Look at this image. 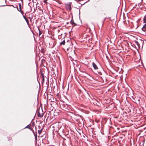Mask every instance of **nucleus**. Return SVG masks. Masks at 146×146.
Instances as JSON below:
<instances>
[{
  "label": "nucleus",
  "instance_id": "1a4fd4ad",
  "mask_svg": "<svg viewBox=\"0 0 146 146\" xmlns=\"http://www.w3.org/2000/svg\"><path fill=\"white\" fill-rule=\"evenodd\" d=\"M70 23L72 25H74V26H75L77 25H77L76 23H75L74 21L73 20V18L72 17V19L71 20V21H70Z\"/></svg>",
  "mask_w": 146,
  "mask_h": 146
},
{
  "label": "nucleus",
  "instance_id": "412c9836",
  "mask_svg": "<svg viewBox=\"0 0 146 146\" xmlns=\"http://www.w3.org/2000/svg\"><path fill=\"white\" fill-rule=\"evenodd\" d=\"M42 129L40 130H38V132L39 134H40L42 132Z\"/></svg>",
  "mask_w": 146,
  "mask_h": 146
},
{
  "label": "nucleus",
  "instance_id": "f03ea898",
  "mask_svg": "<svg viewBox=\"0 0 146 146\" xmlns=\"http://www.w3.org/2000/svg\"><path fill=\"white\" fill-rule=\"evenodd\" d=\"M29 21H28V32H29V34L31 36H33L34 39L35 40V36H34V33L33 32V31L31 30V27L29 26Z\"/></svg>",
  "mask_w": 146,
  "mask_h": 146
},
{
  "label": "nucleus",
  "instance_id": "e433bc0d",
  "mask_svg": "<svg viewBox=\"0 0 146 146\" xmlns=\"http://www.w3.org/2000/svg\"><path fill=\"white\" fill-rule=\"evenodd\" d=\"M102 70L103 71H104V70H103V69L102 68Z\"/></svg>",
  "mask_w": 146,
  "mask_h": 146
},
{
  "label": "nucleus",
  "instance_id": "58836bf2",
  "mask_svg": "<svg viewBox=\"0 0 146 146\" xmlns=\"http://www.w3.org/2000/svg\"><path fill=\"white\" fill-rule=\"evenodd\" d=\"M67 23V24H68V23H68V22H67V23Z\"/></svg>",
  "mask_w": 146,
  "mask_h": 146
},
{
  "label": "nucleus",
  "instance_id": "9b49d317",
  "mask_svg": "<svg viewBox=\"0 0 146 146\" xmlns=\"http://www.w3.org/2000/svg\"><path fill=\"white\" fill-rule=\"evenodd\" d=\"M134 42L137 45V46H138L139 48H140V44L136 40L134 41Z\"/></svg>",
  "mask_w": 146,
  "mask_h": 146
},
{
  "label": "nucleus",
  "instance_id": "7ed1b4c3",
  "mask_svg": "<svg viewBox=\"0 0 146 146\" xmlns=\"http://www.w3.org/2000/svg\"><path fill=\"white\" fill-rule=\"evenodd\" d=\"M35 100L34 99L30 98L29 101V106H34L35 104Z\"/></svg>",
  "mask_w": 146,
  "mask_h": 146
},
{
  "label": "nucleus",
  "instance_id": "b1692460",
  "mask_svg": "<svg viewBox=\"0 0 146 146\" xmlns=\"http://www.w3.org/2000/svg\"><path fill=\"white\" fill-rule=\"evenodd\" d=\"M89 1V0H88V1H86L85 3H84L83 4H80V3H79L80 4H81V6H80V7H82L83 5H84L86 3H87V2H88Z\"/></svg>",
  "mask_w": 146,
  "mask_h": 146
},
{
  "label": "nucleus",
  "instance_id": "ea45409f",
  "mask_svg": "<svg viewBox=\"0 0 146 146\" xmlns=\"http://www.w3.org/2000/svg\"><path fill=\"white\" fill-rule=\"evenodd\" d=\"M38 110V108H37V110ZM38 110H40V108H39V109H38Z\"/></svg>",
  "mask_w": 146,
  "mask_h": 146
},
{
  "label": "nucleus",
  "instance_id": "9d476101",
  "mask_svg": "<svg viewBox=\"0 0 146 146\" xmlns=\"http://www.w3.org/2000/svg\"><path fill=\"white\" fill-rule=\"evenodd\" d=\"M19 9H17L18 11H20L21 12L22 14H23V11L21 10V3H20L19 4Z\"/></svg>",
  "mask_w": 146,
  "mask_h": 146
},
{
  "label": "nucleus",
  "instance_id": "49530a36",
  "mask_svg": "<svg viewBox=\"0 0 146 146\" xmlns=\"http://www.w3.org/2000/svg\"><path fill=\"white\" fill-rule=\"evenodd\" d=\"M21 0V1H22L23 0Z\"/></svg>",
  "mask_w": 146,
  "mask_h": 146
},
{
  "label": "nucleus",
  "instance_id": "2eb2a0df",
  "mask_svg": "<svg viewBox=\"0 0 146 146\" xmlns=\"http://www.w3.org/2000/svg\"><path fill=\"white\" fill-rule=\"evenodd\" d=\"M42 80L41 81V83L42 84H43L44 82V77H42Z\"/></svg>",
  "mask_w": 146,
  "mask_h": 146
},
{
  "label": "nucleus",
  "instance_id": "4c0bfd02",
  "mask_svg": "<svg viewBox=\"0 0 146 146\" xmlns=\"http://www.w3.org/2000/svg\"><path fill=\"white\" fill-rule=\"evenodd\" d=\"M41 110H42V107H41Z\"/></svg>",
  "mask_w": 146,
  "mask_h": 146
},
{
  "label": "nucleus",
  "instance_id": "6e6552de",
  "mask_svg": "<svg viewBox=\"0 0 146 146\" xmlns=\"http://www.w3.org/2000/svg\"><path fill=\"white\" fill-rule=\"evenodd\" d=\"M92 65L94 69L95 70H97L98 69V68L97 65L94 62L92 63Z\"/></svg>",
  "mask_w": 146,
  "mask_h": 146
},
{
  "label": "nucleus",
  "instance_id": "dca6fc26",
  "mask_svg": "<svg viewBox=\"0 0 146 146\" xmlns=\"http://www.w3.org/2000/svg\"><path fill=\"white\" fill-rule=\"evenodd\" d=\"M22 14L23 15V18L25 19L26 22L27 23V18L25 16H24V15H23V14Z\"/></svg>",
  "mask_w": 146,
  "mask_h": 146
},
{
  "label": "nucleus",
  "instance_id": "6ab92c4d",
  "mask_svg": "<svg viewBox=\"0 0 146 146\" xmlns=\"http://www.w3.org/2000/svg\"><path fill=\"white\" fill-rule=\"evenodd\" d=\"M97 103H98V102L95 99V102H94L93 103L94 105H97Z\"/></svg>",
  "mask_w": 146,
  "mask_h": 146
},
{
  "label": "nucleus",
  "instance_id": "a18cd8bd",
  "mask_svg": "<svg viewBox=\"0 0 146 146\" xmlns=\"http://www.w3.org/2000/svg\"><path fill=\"white\" fill-rule=\"evenodd\" d=\"M56 110H55V111H56Z\"/></svg>",
  "mask_w": 146,
  "mask_h": 146
},
{
  "label": "nucleus",
  "instance_id": "cd10ccee",
  "mask_svg": "<svg viewBox=\"0 0 146 146\" xmlns=\"http://www.w3.org/2000/svg\"><path fill=\"white\" fill-rule=\"evenodd\" d=\"M102 80H103V81H104V80H105L106 81L107 80L105 78H104V79H103L102 78Z\"/></svg>",
  "mask_w": 146,
  "mask_h": 146
},
{
  "label": "nucleus",
  "instance_id": "f704fd0d",
  "mask_svg": "<svg viewBox=\"0 0 146 146\" xmlns=\"http://www.w3.org/2000/svg\"><path fill=\"white\" fill-rule=\"evenodd\" d=\"M10 140V138H9V139H8V140Z\"/></svg>",
  "mask_w": 146,
  "mask_h": 146
},
{
  "label": "nucleus",
  "instance_id": "c85d7f7f",
  "mask_svg": "<svg viewBox=\"0 0 146 146\" xmlns=\"http://www.w3.org/2000/svg\"><path fill=\"white\" fill-rule=\"evenodd\" d=\"M42 61L43 62H44L45 61V60L44 59H42Z\"/></svg>",
  "mask_w": 146,
  "mask_h": 146
},
{
  "label": "nucleus",
  "instance_id": "2f4dec72",
  "mask_svg": "<svg viewBox=\"0 0 146 146\" xmlns=\"http://www.w3.org/2000/svg\"><path fill=\"white\" fill-rule=\"evenodd\" d=\"M25 128H27V126L25 127Z\"/></svg>",
  "mask_w": 146,
  "mask_h": 146
},
{
  "label": "nucleus",
  "instance_id": "4be33fe9",
  "mask_svg": "<svg viewBox=\"0 0 146 146\" xmlns=\"http://www.w3.org/2000/svg\"><path fill=\"white\" fill-rule=\"evenodd\" d=\"M146 29V24L144 25L143 27L141 28V29Z\"/></svg>",
  "mask_w": 146,
  "mask_h": 146
},
{
  "label": "nucleus",
  "instance_id": "c9c22d12",
  "mask_svg": "<svg viewBox=\"0 0 146 146\" xmlns=\"http://www.w3.org/2000/svg\"><path fill=\"white\" fill-rule=\"evenodd\" d=\"M74 8H75L77 9H78V8H77L76 7H75Z\"/></svg>",
  "mask_w": 146,
  "mask_h": 146
},
{
  "label": "nucleus",
  "instance_id": "7c9ffc66",
  "mask_svg": "<svg viewBox=\"0 0 146 146\" xmlns=\"http://www.w3.org/2000/svg\"><path fill=\"white\" fill-rule=\"evenodd\" d=\"M127 113V112H126V111H125V112H123V114H124H124H124V113Z\"/></svg>",
  "mask_w": 146,
  "mask_h": 146
},
{
  "label": "nucleus",
  "instance_id": "423d86ee",
  "mask_svg": "<svg viewBox=\"0 0 146 146\" xmlns=\"http://www.w3.org/2000/svg\"><path fill=\"white\" fill-rule=\"evenodd\" d=\"M30 3H28V13L30 12H33L34 11H32L33 8V6L32 7L29 5Z\"/></svg>",
  "mask_w": 146,
  "mask_h": 146
},
{
  "label": "nucleus",
  "instance_id": "37998d69",
  "mask_svg": "<svg viewBox=\"0 0 146 146\" xmlns=\"http://www.w3.org/2000/svg\"><path fill=\"white\" fill-rule=\"evenodd\" d=\"M80 110H83L82 109H80Z\"/></svg>",
  "mask_w": 146,
  "mask_h": 146
},
{
  "label": "nucleus",
  "instance_id": "4468645a",
  "mask_svg": "<svg viewBox=\"0 0 146 146\" xmlns=\"http://www.w3.org/2000/svg\"><path fill=\"white\" fill-rule=\"evenodd\" d=\"M131 100L133 102L136 103V100L133 96L132 97Z\"/></svg>",
  "mask_w": 146,
  "mask_h": 146
},
{
  "label": "nucleus",
  "instance_id": "393cba45",
  "mask_svg": "<svg viewBox=\"0 0 146 146\" xmlns=\"http://www.w3.org/2000/svg\"><path fill=\"white\" fill-rule=\"evenodd\" d=\"M40 73L41 75V76L42 77H44V73H43L41 71H40Z\"/></svg>",
  "mask_w": 146,
  "mask_h": 146
},
{
  "label": "nucleus",
  "instance_id": "f257e3e1",
  "mask_svg": "<svg viewBox=\"0 0 146 146\" xmlns=\"http://www.w3.org/2000/svg\"><path fill=\"white\" fill-rule=\"evenodd\" d=\"M45 110H36L38 117H41L43 116L44 113L45 112Z\"/></svg>",
  "mask_w": 146,
  "mask_h": 146
},
{
  "label": "nucleus",
  "instance_id": "5701e85b",
  "mask_svg": "<svg viewBox=\"0 0 146 146\" xmlns=\"http://www.w3.org/2000/svg\"><path fill=\"white\" fill-rule=\"evenodd\" d=\"M31 125V126L33 128H34L35 124H34V123H32Z\"/></svg>",
  "mask_w": 146,
  "mask_h": 146
},
{
  "label": "nucleus",
  "instance_id": "72a5a7b5",
  "mask_svg": "<svg viewBox=\"0 0 146 146\" xmlns=\"http://www.w3.org/2000/svg\"><path fill=\"white\" fill-rule=\"evenodd\" d=\"M66 35H65V36H64V38H65V37H66Z\"/></svg>",
  "mask_w": 146,
  "mask_h": 146
},
{
  "label": "nucleus",
  "instance_id": "f3484780",
  "mask_svg": "<svg viewBox=\"0 0 146 146\" xmlns=\"http://www.w3.org/2000/svg\"><path fill=\"white\" fill-rule=\"evenodd\" d=\"M38 29L39 31V35L40 36L42 34V32L39 28H38Z\"/></svg>",
  "mask_w": 146,
  "mask_h": 146
},
{
  "label": "nucleus",
  "instance_id": "79ce46f5",
  "mask_svg": "<svg viewBox=\"0 0 146 146\" xmlns=\"http://www.w3.org/2000/svg\"><path fill=\"white\" fill-rule=\"evenodd\" d=\"M42 143H43V141H42Z\"/></svg>",
  "mask_w": 146,
  "mask_h": 146
},
{
  "label": "nucleus",
  "instance_id": "a19ab883",
  "mask_svg": "<svg viewBox=\"0 0 146 146\" xmlns=\"http://www.w3.org/2000/svg\"><path fill=\"white\" fill-rule=\"evenodd\" d=\"M129 111L130 112H131V110H129Z\"/></svg>",
  "mask_w": 146,
  "mask_h": 146
},
{
  "label": "nucleus",
  "instance_id": "473e14b6",
  "mask_svg": "<svg viewBox=\"0 0 146 146\" xmlns=\"http://www.w3.org/2000/svg\"><path fill=\"white\" fill-rule=\"evenodd\" d=\"M106 17L105 19H104V21H105V20L106 19Z\"/></svg>",
  "mask_w": 146,
  "mask_h": 146
},
{
  "label": "nucleus",
  "instance_id": "20e7f679",
  "mask_svg": "<svg viewBox=\"0 0 146 146\" xmlns=\"http://www.w3.org/2000/svg\"><path fill=\"white\" fill-rule=\"evenodd\" d=\"M71 2H69L68 3L65 4L66 9L68 11H70L71 10Z\"/></svg>",
  "mask_w": 146,
  "mask_h": 146
},
{
  "label": "nucleus",
  "instance_id": "a878e982",
  "mask_svg": "<svg viewBox=\"0 0 146 146\" xmlns=\"http://www.w3.org/2000/svg\"><path fill=\"white\" fill-rule=\"evenodd\" d=\"M97 73L100 75H102V74L101 72L100 71H98Z\"/></svg>",
  "mask_w": 146,
  "mask_h": 146
},
{
  "label": "nucleus",
  "instance_id": "c756f323",
  "mask_svg": "<svg viewBox=\"0 0 146 146\" xmlns=\"http://www.w3.org/2000/svg\"><path fill=\"white\" fill-rule=\"evenodd\" d=\"M79 9V18H80V10L79 9Z\"/></svg>",
  "mask_w": 146,
  "mask_h": 146
},
{
  "label": "nucleus",
  "instance_id": "0eeeda50",
  "mask_svg": "<svg viewBox=\"0 0 146 146\" xmlns=\"http://www.w3.org/2000/svg\"><path fill=\"white\" fill-rule=\"evenodd\" d=\"M72 113L73 114H74V118H75L76 120H79V118H77V117H78L80 118L81 117V116L80 115H79L77 114H74Z\"/></svg>",
  "mask_w": 146,
  "mask_h": 146
},
{
  "label": "nucleus",
  "instance_id": "f8f14e48",
  "mask_svg": "<svg viewBox=\"0 0 146 146\" xmlns=\"http://www.w3.org/2000/svg\"><path fill=\"white\" fill-rule=\"evenodd\" d=\"M65 40H64L62 42H61L60 43V46L62 45H64L65 44Z\"/></svg>",
  "mask_w": 146,
  "mask_h": 146
},
{
  "label": "nucleus",
  "instance_id": "c03bdc74",
  "mask_svg": "<svg viewBox=\"0 0 146 146\" xmlns=\"http://www.w3.org/2000/svg\"><path fill=\"white\" fill-rule=\"evenodd\" d=\"M80 67H80H79V68Z\"/></svg>",
  "mask_w": 146,
  "mask_h": 146
},
{
  "label": "nucleus",
  "instance_id": "ddd939ff",
  "mask_svg": "<svg viewBox=\"0 0 146 146\" xmlns=\"http://www.w3.org/2000/svg\"><path fill=\"white\" fill-rule=\"evenodd\" d=\"M85 90L86 92V94H87V95L88 96H90V94H91L89 92L86 90Z\"/></svg>",
  "mask_w": 146,
  "mask_h": 146
},
{
  "label": "nucleus",
  "instance_id": "bb28decb",
  "mask_svg": "<svg viewBox=\"0 0 146 146\" xmlns=\"http://www.w3.org/2000/svg\"><path fill=\"white\" fill-rule=\"evenodd\" d=\"M142 31L144 32H145L146 31V29H141Z\"/></svg>",
  "mask_w": 146,
  "mask_h": 146
},
{
  "label": "nucleus",
  "instance_id": "aec40b11",
  "mask_svg": "<svg viewBox=\"0 0 146 146\" xmlns=\"http://www.w3.org/2000/svg\"><path fill=\"white\" fill-rule=\"evenodd\" d=\"M143 23H146V18L145 17H144L143 19Z\"/></svg>",
  "mask_w": 146,
  "mask_h": 146
},
{
  "label": "nucleus",
  "instance_id": "a211bd4d",
  "mask_svg": "<svg viewBox=\"0 0 146 146\" xmlns=\"http://www.w3.org/2000/svg\"><path fill=\"white\" fill-rule=\"evenodd\" d=\"M136 103L137 104H139L140 103V100L139 99H138L136 101Z\"/></svg>",
  "mask_w": 146,
  "mask_h": 146
},
{
  "label": "nucleus",
  "instance_id": "39448f33",
  "mask_svg": "<svg viewBox=\"0 0 146 146\" xmlns=\"http://www.w3.org/2000/svg\"><path fill=\"white\" fill-rule=\"evenodd\" d=\"M28 129H29L31 131H32L33 133L34 134L35 136V139L36 140L37 139V136L36 135H35V134L34 133V130H33V128L31 126V124H29L28 125Z\"/></svg>",
  "mask_w": 146,
  "mask_h": 146
}]
</instances>
